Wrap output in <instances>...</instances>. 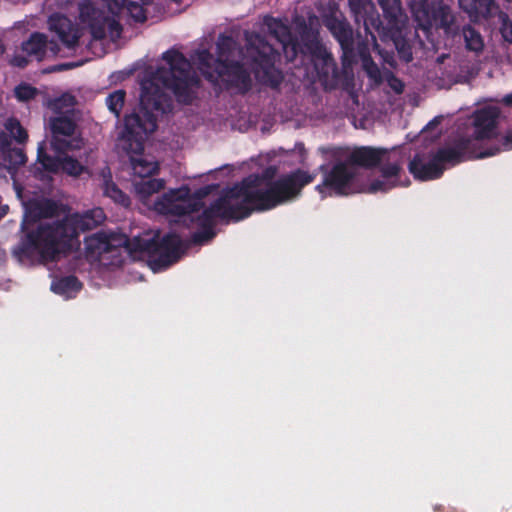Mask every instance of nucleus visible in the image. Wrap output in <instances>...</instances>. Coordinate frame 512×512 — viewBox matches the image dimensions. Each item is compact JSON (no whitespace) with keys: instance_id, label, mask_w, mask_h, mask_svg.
<instances>
[{"instance_id":"obj_10","label":"nucleus","mask_w":512,"mask_h":512,"mask_svg":"<svg viewBox=\"0 0 512 512\" xmlns=\"http://www.w3.org/2000/svg\"><path fill=\"white\" fill-rule=\"evenodd\" d=\"M410 8L418 27L425 33L433 27L448 32L454 20L449 8L439 5L437 0H411Z\"/></svg>"},{"instance_id":"obj_1","label":"nucleus","mask_w":512,"mask_h":512,"mask_svg":"<svg viewBox=\"0 0 512 512\" xmlns=\"http://www.w3.org/2000/svg\"><path fill=\"white\" fill-rule=\"evenodd\" d=\"M245 39L246 52L242 64L234 61V56L240 51L233 38L228 36H219L216 60L207 50L198 51V68L202 74L211 81L221 79L227 85L247 90L251 80L243 66H249L258 81L272 87L278 86L282 80L281 72L275 67L278 52L257 33L245 32Z\"/></svg>"},{"instance_id":"obj_21","label":"nucleus","mask_w":512,"mask_h":512,"mask_svg":"<svg viewBox=\"0 0 512 512\" xmlns=\"http://www.w3.org/2000/svg\"><path fill=\"white\" fill-rule=\"evenodd\" d=\"M22 51L28 56L34 57L37 60H42L47 51L52 55H57L60 49L53 41L48 42L46 35L42 33H33L27 41L22 43Z\"/></svg>"},{"instance_id":"obj_36","label":"nucleus","mask_w":512,"mask_h":512,"mask_svg":"<svg viewBox=\"0 0 512 512\" xmlns=\"http://www.w3.org/2000/svg\"><path fill=\"white\" fill-rule=\"evenodd\" d=\"M401 32L400 33H396L395 36L393 37L390 33L389 35L394 39V42H395V45L398 49V52L400 54V56L406 61V62H409L412 60V53L411 51L409 50L408 47H406V45L403 43L401 45V47H399V41H398V37L400 36Z\"/></svg>"},{"instance_id":"obj_17","label":"nucleus","mask_w":512,"mask_h":512,"mask_svg":"<svg viewBox=\"0 0 512 512\" xmlns=\"http://www.w3.org/2000/svg\"><path fill=\"white\" fill-rule=\"evenodd\" d=\"M38 160L43 167L51 172L64 171L71 176H79L85 167L76 159L65 156L63 158H53L45 154L42 145L38 148Z\"/></svg>"},{"instance_id":"obj_47","label":"nucleus","mask_w":512,"mask_h":512,"mask_svg":"<svg viewBox=\"0 0 512 512\" xmlns=\"http://www.w3.org/2000/svg\"><path fill=\"white\" fill-rule=\"evenodd\" d=\"M5 51V48L3 46V44L0 42V54L4 53Z\"/></svg>"},{"instance_id":"obj_46","label":"nucleus","mask_w":512,"mask_h":512,"mask_svg":"<svg viewBox=\"0 0 512 512\" xmlns=\"http://www.w3.org/2000/svg\"><path fill=\"white\" fill-rule=\"evenodd\" d=\"M93 34H94L95 38H102L104 35L103 31H98V30L94 31Z\"/></svg>"},{"instance_id":"obj_27","label":"nucleus","mask_w":512,"mask_h":512,"mask_svg":"<svg viewBox=\"0 0 512 512\" xmlns=\"http://www.w3.org/2000/svg\"><path fill=\"white\" fill-rule=\"evenodd\" d=\"M75 97L71 94H63L49 103L50 109L55 115L74 116Z\"/></svg>"},{"instance_id":"obj_43","label":"nucleus","mask_w":512,"mask_h":512,"mask_svg":"<svg viewBox=\"0 0 512 512\" xmlns=\"http://www.w3.org/2000/svg\"><path fill=\"white\" fill-rule=\"evenodd\" d=\"M503 102L506 105L512 106V92L503 98Z\"/></svg>"},{"instance_id":"obj_35","label":"nucleus","mask_w":512,"mask_h":512,"mask_svg":"<svg viewBox=\"0 0 512 512\" xmlns=\"http://www.w3.org/2000/svg\"><path fill=\"white\" fill-rule=\"evenodd\" d=\"M125 10H127L130 16L137 22H144L146 20L143 5L130 1Z\"/></svg>"},{"instance_id":"obj_16","label":"nucleus","mask_w":512,"mask_h":512,"mask_svg":"<svg viewBox=\"0 0 512 512\" xmlns=\"http://www.w3.org/2000/svg\"><path fill=\"white\" fill-rule=\"evenodd\" d=\"M500 110L494 106L484 107L474 113V137L477 140L490 139L496 135Z\"/></svg>"},{"instance_id":"obj_26","label":"nucleus","mask_w":512,"mask_h":512,"mask_svg":"<svg viewBox=\"0 0 512 512\" xmlns=\"http://www.w3.org/2000/svg\"><path fill=\"white\" fill-rule=\"evenodd\" d=\"M462 36L467 50L480 53L484 49V40L479 31L471 26H464Z\"/></svg>"},{"instance_id":"obj_12","label":"nucleus","mask_w":512,"mask_h":512,"mask_svg":"<svg viewBox=\"0 0 512 512\" xmlns=\"http://www.w3.org/2000/svg\"><path fill=\"white\" fill-rule=\"evenodd\" d=\"M131 234L123 232H97L85 237V255L88 259H100L104 254L124 248L130 254Z\"/></svg>"},{"instance_id":"obj_14","label":"nucleus","mask_w":512,"mask_h":512,"mask_svg":"<svg viewBox=\"0 0 512 512\" xmlns=\"http://www.w3.org/2000/svg\"><path fill=\"white\" fill-rule=\"evenodd\" d=\"M460 6L470 15L490 18L497 14L500 22V33L504 41L512 44V21L508 15L498 8L494 0H459Z\"/></svg>"},{"instance_id":"obj_44","label":"nucleus","mask_w":512,"mask_h":512,"mask_svg":"<svg viewBox=\"0 0 512 512\" xmlns=\"http://www.w3.org/2000/svg\"><path fill=\"white\" fill-rule=\"evenodd\" d=\"M7 211H8V206H6V205H1V204H0V219H1L4 215H6Z\"/></svg>"},{"instance_id":"obj_38","label":"nucleus","mask_w":512,"mask_h":512,"mask_svg":"<svg viewBox=\"0 0 512 512\" xmlns=\"http://www.w3.org/2000/svg\"><path fill=\"white\" fill-rule=\"evenodd\" d=\"M388 84L390 86V88L397 94H401L404 90V84L403 82L394 77V76H391L389 79H388Z\"/></svg>"},{"instance_id":"obj_19","label":"nucleus","mask_w":512,"mask_h":512,"mask_svg":"<svg viewBox=\"0 0 512 512\" xmlns=\"http://www.w3.org/2000/svg\"><path fill=\"white\" fill-rule=\"evenodd\" d=\"M26 215L33 221L59 217L66 214L63 205L48 199L31 200L25 206Z\"/></svg>"},{"instance_id":"obj_2","label":"nucleus","mask_w":512,"mask_h":512,"mask_svg":"<svg viewBox=\"0 0 512 512\" xmlns=\"http://www.w3.org/2000/svg\"><path fill=\"white\" fill-rule=\"evenodd\" d=\"M314 178V175L302 170L270 183L251 175L214 201L204 210V216L208 221L242 220L252 211L268 210L294 200Z\"/></svg>"},{"instance_id":"obj_5","label":"nucleus","mask_w":512,"mask_h":512,"mask_svg":"<svg viewBox=\"0 0 512 512\" xmlns=\"http://www.w3.org/2000/svg\"><path fill=\"white\" fill-rule=\"evenodd\" d=\"M392 160V155L384 149L362 147L353 151L348 162L339 163L326 175L323 186L330 187L338 194H344L345 188L356 174L355 165L371 167L387 161L382 168V180L372 182L369 192H386L397 185L396 177L400 171V164Z\"/></svg>"},{"instance_id":"obj_40","label":"nucleus","mask_w":512,"mask_h":512,"mask_svg":"<svg viewBox=\"0 0 512 512\" xmlns=\"http://www.w3.org/2000/svg\"><path fill=\"white\" fill-rule=\"evenodd\" d=\"M108 26L111 29L113 35H116L117 37L120 36L121 28H120V25L117 22L110 21L108 23Z\"/></svg>"},{"instance_id":"obj_41","label":"nucleus","mask_w":512,"mask_h":512,"mask_svg":"<svg viewBox=\"0 0 512 512\" xmlns=\"http://www.w3.org/2000/svg\"><path fill=\"white\" fill-rule=\"evenodd\" d=\"M512 148V131H510L503 142V149L508 150Z\"/></svg>"},{"instance_id":"obj_25","label":"nucleus","mask_w":512,"mask_h":512,"mask_svg":"<svg viewBox=\"0 0 512 512\" xmlns=\"http://www.w3.org/2000/svg\"><path fill=\"white\" fill-rule=\"evenodd\" d=\"M163 187L164 181L161 179L141 178V180L134 183L135 192L142 201L159 192Z\"/></svg>"},{"instance_id":"obj_20","label":"nucleus","mask_w":512,"mask_h":512,"mask_svg":"<svg viewBox=\"0 0 512 512\" xmlns=\"http://www.w3.org/2000/svg\"><path fill=\"white\" fill-rule=\"evenodd\" d=\"M348 5L356 21H363L366 31H369L370 25L377 31L380 30L381 21L372 0H348Z\"/></svg>"},{"instance_id":"obj_39","label":"nucleus","mask_w":512,"mask_h":512,"mask_svg":"<svg viewBox=\"0 0 512 512\" xmlns=\"http://www.w3.org/2000/svg\"><path fill=\"white\" fill-rule=\"evenodd\" d=\"M28 60L24 56L16 55L11 59V64L16 67L23 68L27 65Z\"/></svg>"},{"instance_id":"obj_7","label":"nucleus","mask_w":512,"mask_h":512,"mask_svg":"<svg viewBox=\"0 0 512 512\" xmlns=\"http://www.w3.org/2000/svg\"><path fill=\"white\" fill-rule=\"evenodd\" d=\"M162 59L165 65L157 69L155 80L171 90L179 102L189 103L199 83L190 62L175 49L163 53Z\"/></svg>"},{"instance_id":"obj_34","label":"nucleus","mask_w":512,"mask_h":512,"mask_svg":"<svg viewBox=\"0 0 512 512\" xmlns=\"http://www.w3.org/2000/svg\"><path fill=\"white\" fill-rule=\"evenodd\" d=\"M362 66L366 71L367 75L378 82L381 80V72L377 66V64L371 59L369 56H363L362 58Z\"/></svg>"},{"instance_id":"obj_33","label":"nucleus","mask_w":512,"mask_h":512,"mask_svg":"<svg viewBox=\"0 0 512 512\" xmlns=\"http://www.w3.org/2000/svg\"><path fill=\"white\" fill-rule=\"evenodd\" d=\"M15 97L22 102H27L36 97L38 90L26 83L20 84L14 89Z\"/></svg>"},{"instance_id":"obj_13","label":"nucleus","mask_w":512,"mask_h":512,"mask_svg":"<svg viewBox=\"0 0 512 512\" xmlns=\"http://www.w3.org/2000/svg\"><path fill=\"white\" fill-rule=\"evenodd\" d=\"M200 205V199L191 195L187 186L173 189L163 194L154 203V210L164 215H186L196 211Z\"/></svg>"},{"instance_id":"obj_23","label":"nucleus","mask_w":512,"mask_h":512,"mask_svg":"<svg viewBox=\"0 0 512 512\" xmlns=\"http://www.w3.org/2000/svg\"><path fill=\"white\" fill-rule=\"evenodd\" d=\"M215 226H199V229L191 234L190 237H184L187 244V253L194 246H204L209 244L217 235Z\"/></svg>"},{"instance_id":"obj_30","label":"nucleus","mask_w":512,"mask_h":512,"mask_svg":"<svg viewBox=\"0 0 512 512\" xmlns=\"http://www.w3.org/2000/svg\"><path fill=\"white\" fill-rule=\"evenodd\" d=\"M80 18L84 23L94 26V22L100 17V11L97 10L93 3L84 0L79 4Z\"/></svg>"},{"instance_id":"obj_3","label":"nucleus","mask_w":512,"mask_h":512,"mask_svg":"<svg viewBox=\"0 0 512 512\" xmlns=\"http://www.w3.org/2000/svg\"><path fill=\"white\" fill-rule=\"evenodd\" d=\"M170 104L165 95L152 97L148 92L141 95V107L125 117V128L118 141V147L130 155L131 166L135 175L147 178L158 169L157 162L140 156L145 137L157 128L156 117L152 110L165 113Z\"/></svg>"},{"instance_id":"obj_31","label":"nucleus","mask_w":512,"mask_h":512,"mask_svg":"<svg viewBox=\"0 0 512 512\" xmlns=\"http://www.w3.org/2000/svg\"><path fill=\"white\" fill-rule=\"evenodd\" d=\"M5 128L17 142H24L28 135L24 128L21 126L20 122L15 118H10L5 123Z\"/></svg>"},{"instance_id":"obj_45","label":"nucleus","mask_w":512,"mask_h":512,"mask_svg":"<svg viewBox=\"0 0 512 512\" xmlns=\"http://www.w3.org/2000/svg\"><path fill=\"white\" fill-rule=\"evenodd\" d=\"M17 156L19 157V161L18 163L22 164L25 162V156L23 155V153L21 151H15Z\"/></svg>"},{"instance_id":"obj_37","label":"nucleus","mask_w":512,"mask_h":512,"mask_svg":"<svg viewBox=\"0 0 512 512\" xmlns=\"http://www.w3.org/2000/svg\"><path fill=\"white\" fill-rule=\"evenodd\" d=\"M128 0H109L108 7L112 14H118L126 9Z\"/></svg>"},{"instance_id":"obj_8","label":"nucleus","mask_w":512,"mask_h":512,"mask_svg":"<svg viewBox=\"0 0 512 512\" xmlns=\"http://www.w3.org/2000/svg\"><path fill=\"white\" fill-rule=\"evenodd\" d=\"M266 25L270 34L281 44L284 55L288 61H293L298 52H301L304 54L308 53L312 57L322 60L326 65L332 62L331 55L321 44L317 33L305 30L301 37L303 44L300 45L293 40L289 27L280 20L270 18L267 20Z\"/></svg>"},{"instance_id":"obj_22","label":"nucleus","mask_w":512,"mask_h":512,"mask_svg":"<svg viewBox=\"0 0 512 512\" xmlns=\"http://www.w3.org/2000/svg\"><path fill=\"white\" fill-rule=\"evenodd\" d=\"M326 27L332 35L337 39L343 49H349L352 45V30L350 26L337 18H329L326 20Z\"/></svg>"},{"instance_id":"obj_11","label":"nucleus","mask_w":512,"mask_h":512,"mask_svg":"<svg viewBox=\"0 0 512 512\" xmlns=\"http://www.w3.org/2000/svg\"><path fill=\"white\" fill-rule=\"evenodd\" d=\"M48 127L52 134L51 145L56 151L64 152L82 147L83 139L73 116H52L48 121Z\"/></svg>"},{"instance_id":"obj_6","label":"nucleus","mask_w":512,"mask_h":512,"mask_svg":"<svg viewBox=\"0 0 512 512\" xmlns=\"http://www.w3.org/2000/svg\"><path fill=\"white\" fill-rule=\"evenodd\" d=\"M130 255L146 259L154 273L168 270L187 256L184 237L174 231L161 233L159 229L131 230Z\"/></svg>"},{"instance_id":"obj_9","label":"nucleus","mask_w":512,"mask_h":512,"mask_svg":"<svg viewBox=\"0 0 512 512\" xmlns=\"http://www.w3.org/2000/svg\"><path fill=\"white\" fill-rule=\"evenodd\" d=\"M468 144H462L461 147H446L435 153L428 161L421 158H414L409 164L410 172L420 180H432L439 178L444 169L445 164H456L461 161L462 154Z\"/></svg>"},{"instance_id":"obj_4","label":"nucleus","mask_w":512,"mask_h":512,"mask_svg":"<svg viewBox=\"0 0 512 512\" xmlns=\"http://www.w3.org/2000/svg\"><path fill=\"white\" fill-rule=\"evenodd\" d=\"M21 226L24 236L13 249L19 260H38L41 263L56 262L80 248V231L93 226Z\"/></svg>"},{"instance_id":"obj_18","label":"nucleus","mask_w":512,"mask_h":512,"mask_svg":"<svg viewBox=\"0 0 512 512\" xmlns=\"http://www.w3.org/2000/svg\"><path fill=\"white\" fill-rule=\"evenodd\" d=\"M377 2L387 20L389 33L394 37L396 33L402 32L408 18L403 12L400 0H377Z\"/></svg>"},{"instance_id":"obj_42","label":"nucleus","mask_w":512,"mask_h":512,"mask_svg":"<svg viewBox=\"0 0 512 512\" xmlns=\"http://www.w3.org/2000/svg\"><path fill=\"white\" fill-rule=\"evenodd\" d=\"M497 151H498V149L491 150V151H486V152H482V153H480V154H479V156H478V157L483 158V157L492 156V155H494Z\"/></svg>"},{"instance_id":"obj_29","label":"nucleus","mask_w":512,"mask_h":512,"mask_svg":"<svg viewBox=\"0 0 512 512\" xmlns=\"http://www.w3.org/2000/svg\"><path fill=\"white\" fill-rule=\"evenodd\" d=\"M103 193L115 203L124 207H127L130 203L129 198L106 175H103Z\"/></svg>"},{"instance_id":"obj_28","label":"nucleus","mask_w":512,"mask_h":512,"mask_svg":"<svg viewBox=\"0 0 512 512\" xmlns=\"http://www.w3.org/2000/svg\"><path fill=\"white\" fill-rule=\"evenodd\" d=\"M105 218L103 209L96 207L82 214L76 213L72 215L71 224H102Z\"/></svg>"},{"instance_id":"obj_15","label":"nucleus","mask_w":512,"mask_h":512,"mask_svg":"<svg viewBox=\"0 0 512 512\" xmlns=\"http://www.w3.org/2000/svg\"><path fill=\"white\" fill-rule=\"evenodd\" d=\"M48 26L67 49L74 50L78 46L80 30L67 17L59 14L51 15Z\"/></svg>"},{"instance_id":"obj_48","label":"nucleus","mask_w":512,"mask_h":512,"mask_svg":"<svg viewBox=\"0 0 512 512\" xmlns=\"http://www.w3.org/2000/svg\"><path fill=\"white\" fill-rule=\"evenodd\" d=\"M143 4H147L150 0H140Z\"/></svg>"},{"instance_id":"obj_32","label":"nucleus","mask_w":512,"mask_h":512,"mask_svg":"<svg viewBox=\"0 0 512 512\" xmlns=\"http://www.w3.org/2000/svg\"><path fill=\"white\" fill-rule=\"evenodd\" d=\"M125 100V92L122 90H117L111 93L106 98V104L108 109L113 112L117 117H119L120 111L123 107Z\"/></svg>"},{"instance_id":"obj_24","label":"nucleus","mask_w":512,"mask_h":512,"mask_svg":"<svg viewBox=\"0 0 512 512\" xmlns=\"http://www.w3.org/2000/svg\"><path fill=\"white\" fill-rule=\"evenodd\" d=\"M81 288L82 283L74 275L61 277L51 283V290L58 295H69L80 291Z\"/></svg>"}]
</instances>
